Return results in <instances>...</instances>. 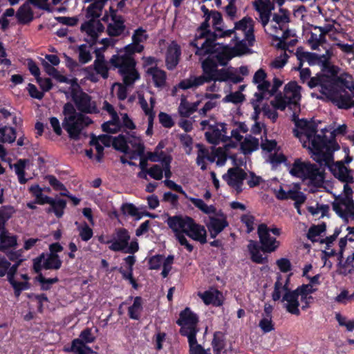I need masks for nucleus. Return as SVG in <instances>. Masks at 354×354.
Listing matches in <instances>:
<instances>
[{
  "mask_svg": "<svg viewBox=\"0 0 354 354\" xmlns=\"http://www.w3.org/2000/svg\"><path fill=\"white\" fill-rule=\"evenodd\" d=\"M295 128V136L299 140L304 147L312 153V158L321 165L327 166L333 175L342 183H353V171L343 161L333 160L331 151L333 143L328 140L324 132L317 133V125L313 121L296 119L293 114Z\"/></svg>",
  "mask_w": 354,
  "mask_h": 354,
  "instance_id": "1",
  "label": "nucleus"
},
{
  "mask_svg": "<svg viewBox=\"0 0 354 354\" xmlns=\"http://www.w3.org/2000/svg\"><path fill=\"white\" fill-rule=\"evenodd\" d=\"M290 277V274L286 277L280 274L277 275L272 292V299L274 301L280 300L288 313L299 316L301 310H306L310 307L313 300L311 294L315 292L317 288L308 283L292 290Z\"/></svg>",
  "mask_w": 354,
  "mask_h": 354,
  "instance_id": "2",
  "label": "nucleus"
},
{
  "mask_svg": "<svg viewBox=\"0 0 354 354\" xmlns=\"http://www.w3.org/2000/svg\"><path fill=\"white\" fill-rule=\"evenodd\" d=\"M230 59L231 56L226 53L207 56L202 62L203 75L191 76L185 79L178 84V87L184 90L196 88L205 82L213 81L214 82L207 88V91L211 92L219 91L220 86L217 82L227 81L230 79V75L224 68L218 69L217 64L226 65Z\"/></svg>",
  "mask_w": 354,
  "mask_h": 354,
  "instance_id": "3",
  "label": "nucleus"
},
{
  "mask_svg": "<svg viewBox=\"0 0 354 354\" xmlns=\"http://www.w3.org/2000/svg\"><path fill=\"white\" fill-rule=\"evenodd\" d=\"M254 20L245 17L235 23L233 29L218 32V35L221 37L230 38V43L221 46L219 53H228L231 58L233 57L231 52L236 55L246 53L254 41Z\"/></svg>",
  "mask_w": 354,
  "mask_h": 354,
  "instance_id": "4",
  "label": "nucleus"
},
{
  "mask_svg": "<svg viewBox=\"0 0 354 354\" xmlns=\"http://www.w3.org/2000/svg\"><path fill=\"white\" fill-rule=\"evenodd\" d=\"M167 223L173 231L178 242L191 252L194 247L187 237L201 244L207 242V231L204 226L196 223L193 218L187 216H169Z\"/></svg>",
  "mask_w": 354,
  "mask_h": 354,
  "instance_id": "5",
  "label": "nucleus"
},
{
  "mask_svg": "<svg viewBox=\"0 0 354 354\" xmlns=\"http://www.w3.org/2000/svg\"><path fill=\"white\" fill-rule=\"evenodd\" d=\"M324 68H328L330 75L324 74L317 75L313 77L308 83L310 88L319 87V92L324 95L327 99L330 100L328 95L324 93V87L331 91H339L338 90L346 91L348 88L351 83V77L346 73H341L338 75L339 68L338 66L328 64Z\"/></svg>",
  "mask_w": 354,
  "mask_h": 354,
  "instance_id": "6",
  "label": "nucleus"
},
{
  "mask_svg": "<svg viewBox=\"0 0 354 354\" xmlns=\"http://www.w3.org/2000/svg\"><path fill=\"white\" fill-rule=\"evenodd\" d=\"M135 53L125 49V46L117 51L109 60L113 69H117L121 75L123 82L128 86H132L140 80V76L137 71L136 62L134 59Z\"/></svg>",
  "mask_w": 354,
  "mask_h": 354,
  "instance_id": "7",
  "label": "nucleus"
},
{
  "mask_svg": "<svg viewBox=\"0 0 354 354\" xmlns=\"http://www.w3.org/2000/svg\"><path fill=\"white\" fill-rule=\"evenodd\" d=\"M289 172L307 185L315 189L322 187L324 183V171L316 165L308 161H303L300 158L295 160Z\"/></svg>",
  "mask_w": 354,
  "mask_h": 354,
  "instance_id": "8",
  "label": "nucleus"
},
{
  "mask_svg": "<svg viewBox=\"0 0 354 354\" xmlns=\"http://www.w3.org/2000/svg\"><path fill=\"white\" fill-rule=\"evenodd\" d=\"M209 19V15L205 17V21L197 30L194 41L192 42V45L196 48V55H198L201 59L205 56L218 54L221 48L219 44L214 42L216 37H214V32L208 30Z\"/></svg>",
  "mask_w": 354,
  "mask_h": 354,
  "instance_id": "9",
  "label": "nucleus"
},
{
  "mask_svg": "<svg viewBox=\"0 0 354 354\" xmlns=\"http://www.w3.org/2000/svg\"><path fill=\"white\" fill-rule=\"evenodd\" d=\"M62 113L64 117L62 120V127L71 139H79L81 131L92 123V120L88 116L77 112L71 102L64 104Z\"/></svg>",
  "mask_w": 354,
  "mask_h": 354,
  "instance_id": "10",
  "label": "nucleus"
},
{
  "mask_svg": "<svg viewBox=\"0 0 354 354\" xmlns=\"http://www.w3.org/2000/svg\"><path fill=\"white\" fill-rule=\"evenodd\" d=\"M267 34L272 36L277 41L275 46L279 49H286L295 46L297 37L294 30L285 26L274 25L268 19L266 23L261 22Z\"/></svg>",
  "mask_w": 354,
  "mask_h": 354,
  "instance_id": "11",
  "label": "nucleus"
},
{
  "mask_svg": "<svg viewBox=\"0 0 354 354\" xmlns=\"http://www.w3.org/2000/svg\"><path fill=\"white\" fill-rule=\"evenodd\" d=\"M301 87L296 82H290L283 88V93L276 95L271 101V104L274 109L283 111L287 106L290 109H298L299 102L301 100Z\"/></svg>",
  "mask_w": 354,
  "mask_h": 354,
  "instance_id": "12",
  "label": "nucleus"
},
{
  "mask_svg": "<svg viewBox=\"0 0 354 354\" xmlns=\"http://www.w3.org/2000/svg\"><path fill=\"white\" fill-rule=\"evenodd\" d=\"M131 240V234L125 228H117L115 230L112 239L103 241L100 238V241L109 244V248L113 252H123L124 253L134 254L139 250L137 239Z\"/></svg>",
  "mask_w": 354,
  "mask_h": 354,
  "instance_id": "13",
  "label": "nucleus"
},
{
  "mask_svg": "<svg viewBox=\"0 0 354 354\" xmlns=\"http://www.w3.org/2000/svg\"><path fill=\"white\" fill-rule=\"evenodd\" d=\"M69 85L71 98L80 112L90 114L98 113L96 102L82 91L76 78Z\"/></svg>",
  "mask_w": 354,
  "mask_h": 354,
  "instance_id": "14",
  "label": "nucleus"
},
{
  "mask_svg": "<svg viewBox=\"0 0 354 354\" xmlns=\"http://www.w3.org/2000/svg\"><path fill=\"white\" fill-rule=\"evenodd\" d=\"M198 317L189 308H186L180 314L177 324L181 326L180 333L184 336L196 335Z\"/></svg>",
  "mask_w": 354,
  "mask_h": 354,
  "instance_id": "15",
  "label": "nucleus"
},
{
  "mask_svg": "<svg viewBox=\"0 0 354 354\" xmlns=\"http://www.w3.org/2000/svg\"><path fill=\"white\" fill-rule=\"evenodd\" d=\"M333 209L344 220L354 218V201L351 197L338 196L332 203Z\"/></svg>",
  "mask_w": 354,
  "mask_h": 354,
  "instance_id": "16",
  "label": "nucleus"
},
{
  "mask_svg": "<svg viewBox=\"0 0 354 354\" xmlns=\"http://www.w3.org/2000/svg\"><path fill=\"white\" fill-rule=\"evenodd\" d=\"M165 45V65L168 70L172 71L176 68L179 63L181 56V48L176 41L165 42L164 40L160 41Z\"/></svg>",
  "mask_w": 354,
  "mask_h": 354,
  "instance_id": "17",
  "label": "nucleus"
},
{
  "mask_svg": "<svg viewBox=\"0 0 354 354\" xmlns=\"http://www.w3.org/2000/svg\"><path fill=\"white\" fill-rule=\"evenodd\" d=\"M247 176V173L242 169L233 167L227 170L223 178L236 194H239L243 191V182Z\"/></svg>",
  "mask_w": 354,
  "mask_h": 354,
  "instance_id": "18",
  "label": "nucleus"
},
{
  "mask_svg": "<svg viewBox=\"0 0 354 354\" xmlns=\"http://www.w3.org/2000/svg\"><path fill=\"white\" fill-rule=\"evenodd\" d=\"M62 261L57 254H42L34 260L33 268L36 272L41 269L58 270L62 266Z\"/></svg>",
  "mask_w": 354,
  "mask_h": 354,
  "instance_id": "19",
  "label": "nucleus"
},
{
  "mask_svg": "<svg viewBox=\"0 0 354 354\" xmlns=\"http://www.w3.org/2000/svg\"><path fill=\"white\" fill-rule=\"evenodd\" d=\"M205 136L209 143L215 145H218L221 142H226L229 139L225 123H215L214 124L209 125Z\"/></svg>",
  "mask_w": 354,
  "mask_h": 354,
  "instance_id": "20",
  "label": "nucleus"
},
{
  "mask_svg": "<svg viewBox=\"0 0 354 354\" xmlns=\"http://www.w3.org/2000/svg\"><path fill=\"white\" fill-rule=\"evenodd\" d=\"M258 235L261 244L262 250L266 252L275 251L279 246V241L271 236L270 228L266 224H261L258 226Z\"/></svg>",
  "mask_w": 354,
  "mask_h": 354,
  "instance_id": "21",
  "label": "nucleus"
},
{
  "mask_svg": "<svg viewBox=\"0 0 354 354\" xmlns=\"http://www.w3.org/2000/svg\"><path fill=\"white\" fill-rule=\"evenodd\" d=\"M332 55V52L329 50H326V53L322 55L309 52H301L299 50L297 51V57L300 63L306 61L310 65L320 64L322 66H326L328 64V60L330 59Z\"/></svg>",
  "mask_w": 354,
  "mask_h": 354,
  "instance_id": "22",
  "label": "nucleus"
},
{
  "mask_svg": "<svg viewBox=\"0 0 354 354\" xmlns=\"http://www.w3.org/2000/svg\"><path fill=\"white\" fill-rule=\"evenodd\" d=\"M149 37L147 31L142 28H138L135 30L132 34L131 43L125 46V49L131 50L135 53H140L143 51L145 47L143 44Z\"/></svg>",
  "mask_w": 354,
  "mask_h": 354,
  "instance_id": "23",
  "label": "nucleus"
},
{
  "mask_svg": "<svg viewBox=\"0 0 354 354\" xmlns=\"http://www.w3.org/2000/svg\"><path fill=\"white\" fill-rule=\"evenodd\" d=\"M138 101L142 110L147 119L154 120L156 112L153 110L156 99L151 92L138 94Z\"/></svg>",
  "mask_w": 354,
  "mask_h": 354,
  "instance_id": "24",
  "label": "nucleus"
},
{
  "mask_svg": "<svg viewBox=\"0 0 354 354\" xmlns=\"http://www.w3.org/2000/svg\"><path fill=\"white\" fill-rule=\"evenodd\" d=\"M110 16L111 22L109 24L107 32L111 36H118L124 30V20L121 15H118L115 10L110 8Z\"/></svg>",
  "mask_w": 354,
  "mask_h": 354,
  "instance_id": "25",
  "label": "nucleus"
},
{
  "mask_svg": "<svg viewBox=\"0 0 354 354\" xmlns=\"http://www.w3.org/2000/svg\"><path fill=\"white\" fill-rule=\"evenodd\" d=\"M255 10L259 12L261 23H266L270 18L274 6L270 0H255L253 3Z\"/></svg>",
  "mask_w": 354,
  "mask_h": 354,
  "instance_id": "26",
  "label": "nucleus"
},
{
  "mask_svg": "<svg viewBox=\"0 0 354 354\" xmlns=\"http://www.w3.org/2000/svg\"><path fill=\"white\" fill-rule=\"evenodd\" d=\"M113 138L108 135H101L97 138L93 136L90 145L95 147L97 151L96 160L97 162H100L103 157L104 147H109L113 145Z\"/></svg>",
  "mask_w": 354,
  "mask_h": 354,
  "instance_id": "27",
  "label": "nucleus"
},
{
  "mask_svg": "<svg viewBox=\"0 0 354 354\" xmlns=\"http://www.w3.org/2000/svg\"><path fill=\"white\" fill-rule=\"evenodd\" d=\"M156 88H162L166 86L167 74L157 66L149 67L146 71Z\"/></svg>",
  "mask_w": 354,
  "mask_h": 354,
  "instance_id": "28",
  "label": "nucleus"
},
{
  "mask_svg": "<svg viewBox=\"0 0 354 354\" xmlns=\"http://www.w3.org/2000/svg\"><path fill=\"white\" fill-rule=\"evenodd\" d=\"M81 29L94 40L104 30V26L98 19H90L82 24Z\"/></svg>",
  "mask_w": 354,
  "mask_h": 354,
  "instance_id": "29",
  "label": "nucleus"
},
{
  "mask_svg": "<svg viewBox=\"0 0 354 354\" xmlns=\"http://www.w3.org/2000/svg\"><path fill=\"white\" fill-rule=\"evenodd\" d=\"M227 225L228 223L223 216L211 217L207 225L210 236L212 238H215Z\"/></svg>",
  "mask_w": 354,
  "mask_h": 354,
  "instance_id": "30",
  "label": "nucleus"
},
{
  "mask_svg": "<svg viewBox=\"0 0 354 354\" xmlns=\"http://www.w3.org/2000/svg\"><path fill=\"white\" fill-rule=\"evenodd\" d=\"M198 295L206 305L213 304L219 306L223 304V295L216 289H210L204 292H198Z\"/></svg>",
  "mask_w": 354,
  "mask_h": 354,
  "instance_id": "31",
  "label": "nucleus"
},
{
  "mask_svg": "<svg viewBox=\"0 0 354 354\" xmlns=\"http://www.w3.org/2000/svg\"><path fill=\"white\" fill-rule=\"evenodd\" d=\"M19 263H15L14 265L10 264V268L8 272V281L15 289V294L19 295L21 290H24L28 288V282H18L15 279V274L17 271Z\"/></svg>",
  "mask_w": 354,
  "mask_h": 354,
  "instance_id": "32",
  "label": "nucleus"
},
{
  "mask_svg": "<svg viewBox=\"0 0 354 354\" xmlns=\"http://www.w3.org/2000/svg\"><path fill=\"white\" fill-rule=\"evenodd\" d=\"M127 142L133 149V151L130 156L131 159H136L138 157H141L144 154L145 146L140 137L131 134L128 137Z\"/></svg>",
  "mask_w": 354,
  "mask_h": 354,
  "instance_id": "33",
  "label": "nucleus"
},
{
  "mask_svg": "<svg viewBox=\"0 0 354 354\" xmlns=\"http://www.w3.org/2000/svg\"><path fill=\"white\" fill-rule=\"evenodd\" d=\"M220 97V94L206 93L204 95V98L208 100V101L206 102L204 106L198 110L199 115L201 117H205L207 115L208 112L216 107L218 104L216 100L219 99Z\"/></svg>",
  "mask_w": 354,
  "mask_h": 354,
  "instance_id": "34",
  "label": "nucleus"
},
{
  "mask_svg": "<svg viewBox=\"0 0 354 354\" xmlns=\"http://www.w3.org/2000/svg\"><path fill=\"white\" fill-rule=\"evenodd\" d=\"M259 140L250 135L247 136L241 142V151L244 155L251 154L259 147Z\"/></svg>",
  "mask_w": 354,
  "mask_h": 354,
  "instance_id": "35",
  "label": "nucleus"
},
{
  "mask_svg": "<svg viewBox=\"0 0 354 354\" xmlns=\"http://www.w3.org/2000/svg\"><path fill=\"white\" fill-rule=\"evenodd\" d=\"M30 2H26L16 13V17L21 24H28L33 19V12L30 7Z\"/></svg>",
  "mask_w": 354,
  "mask_h": 354,
  "instance_id": "36",
  "label": "nucleus"
},
{
  "mask_svg": "<svg viewBox=\"0 0 354 354\" xmlns=\"http://www.w3.org/2000/svg\"><path fill=\"white\" fill-rule=\"evenodd\" d=\"M17 245V237L11 235L8 231L3 229L0 230V250L6 252V250Z\"/></svg>",
  "mask_w": 354,
  "mask_h": 354,
  "instance_id": "37",
  "label": "nucleus"
},
{
  "mask_svg": "<svg viewBox=\"0 0 354 354\" xmlns=\"http://www.w3.org/2000/svg\"><path fill=\"white\" fill-rule=\"evenodd\" d=\"M43 66L44 68V71L46 73L49 75L50 76H52L55 80H57L59 82H64L68 84H70L73 80H74L75 78H68L66 76H64L62 75L55 67L53 65H51L48 62L44 61Z\"/></svg>",
  "mask_w": 354,
  "mask_h": 354,
  "instance_id": "38",
  "label": "nucleus"
},
{
  "mask_svg": "<svg viewBox=\"0 0 354 354\" xmlns=\"http://www.w3.org/2000/svg\"><path fill=\"white\" fill-rule=\"evenodd\" d=\"M257 89L259 92L255 93L254 94V100L257 102L261 101L265 97H269L272 96V91H271V84L267 81L265 80L263 82H259L257 84Z\"/></svg>",
  "mask_w": 354,
  "mask_h": 354,
  "instance_id": "39",
  "label": "nucleus"
},
{
  "mask_svg": "<svg viewBox=\"0 0 354 354\" xmlns=\"http://www.w3.org/2000/svg\"><path fill=\"white\" fill-rule=\"evenodd\" d=\"M248 249L251 255L252 260L257 263H264L267 261L266 257L261 254L258 243L252 240L249 241Z\"/></svg>",
  "mask_w": 354,
  "mask_h": 354,
  "instance_id": "40",
  "label": "nucleus"
},
{
  "mask_svg": "<svg viewBox=\"0 0 354 354\" xmlns=\"http://www.w3.org/2000/svg\"><path fill=\"white\" fill-rule=\"evenodd\" d=\"M107 65L108 63L105 61L104 55L99 53L97 54L96 59L94 61L95 70L97 74L101 75L104 79L107 78L109 76V68Z\"/></svg>",
  "mask_w": 354,
  "mask_h": 354,
  "instance_id": "41",
  "label": "nucleus"
},
{
  "mask_svg": "<svg viewBox=\"0 0 354 354\" xmlns=\"http://www.w3.org/2000/svg\"><path fill=\"white\" fill-rule=\"evenodd\" d=\"M142 311V299L140 297H135L133 304L129 307L128 313L131 319L138 320Z\"/></svg>",
  "mask_w": 354,
  "mask_h": 354,
  "instance_id": "42",
  "label": "nucleus"
},
{
  "mask_svg": "<svg viewBox=\"0 0 354 354\" xmlns=\"http://www.w3.org/2000/svg\"><path fill=\"white\" fill-rule=\"evenodd\" d=\"M198 146L199 149L197 153L196 163L202 170H205L207 169L205 160H207L210 162H214L215 159H212V156L209 155V151L207 149H205L199 145Z\"/></svg>",
  "mask_w": 354,
  "mask_h": 354,
  "instance_id": "43",
  "label": "nucleus"
},
{
  "mask_svg": "<svg viewBox=\"0 0 354 354\" xmlns=\"http://www.w3.org/2000/svg\"><path fill=\"white\" fill-rule=\"evenodd\" d=\"M75 225H77L79 236L83 241L87 242L93 237V230L86 223L84 222L80 224L78 222H75Z\"/></svg>",
  "mask_w": 354,
  "mask_h": 354,
  "instance_id": "44",
  "label": "nucleus"
},
{
  "mask_svg": "<svg viewBox=\"0 0 354 354\" xmlns=\"http://www.w3.org/2000/svg\"><path fill=\"white\" fill-rule=\"evenodd\" d=\"M15 209L12 205H4L0 208V230H3L5 223L12 217Z\"/></svg>",
  "mask_w": 354,
  "mask_h": 354,
  "instance_id": "45",
  "label": "nucleus"
},
{
  "mask_svg": "<svg viewBox=\"0 0 354 354\" xmlns=\"http://www.w3.org/2000/svg\"><path fill=\"white\" fill-rule=\"evenodd\" d=\"M282 50L283 51L280 53V55L277 56L274 59L270 62V66L271 68L280 69L286 64L289 57V55L287 53V50L289 52H290V50H289V48Z\"/></svg>",
  "mask_w": 354,
  "mask_h": 354,
  "instance_id": "46",
  "label": "nucleus"
},
{
  "mask_svg": "<svg viewBox=\"0 0 354 354\" xmlns=\"http://www.w3.org/2000/svg\"><path fill=\"white\" fill-rule=\"evenodd\" d=\"M194 112L191 102H189L185 97H182L178 108L179 115L183 118H188Z\"/></svg>",
  "mask_w": 354,
  "mask_h": 354,
  "instance_id": "47",
  "label": "nucleus"
},
{
  "mask_svg": "<svg viewBox=\"0 0 354 354\" xmlns=\"http://www.w3.org/2000/svg\"><path fill=\"white\" fill-rule=\"evenodd\" d=\"M162 148V147L160 145V144H159L153 152H148L147 153V159L151 162H160L162 164L164 163L165 159L171 158L170 156L166 155L162 151H160Z\"/></svg>",
  "mask_w": 354,
  "mask_h": 354,
  "instance_id": "48",
  "label": "nucleus"
},
{
  "mask_svg": "<svg viewBox=\"0 0 354 354\" xmlns=\"http://www.w3.org/2000/svg\"><path fill=\"white\" fill-rule=\"evenodd\" d=\"M16 138L15 129L12 127H3L0 128V142H13Z\"/></svg>",
  "mask_w": 354,
  "mask_h": 354,
  "instance_id": "49",
  "label": "nucleus"
},
{
  "mask_svg": "<svg viewBox=\"0 0 354 354\" xmlns=\"http://www.w3.org/2000/svg\"><path fill=\"white\" fill-rule=\"evenodd\" d=\"M326 41V38L319 32L314 30L310 33V37L308 40L309 45L313 50H317L319 46Z\"/></svg>",
  "mask_w": 354,
  "mask_h": 354,
  "instance_id": "50",
  "label": "nucleus"
},
{
  "mask_svg": "<svg viewBox=\"0 0 354 354\" xmlns=\"http://www.w3.org/2000/svg\"><path fill=\"white\" fill-rule=\"evenodd\" d=\"M121 124L120 122L119 117L116 118H111V120L104 122L102 125V130L109 133H115L120 131Z\"/></svg>",
  "mask_w": 354,
  "mask_h": 354,
  "instance_id": "51",
  "label": "nucleus"
},
{
  "mask_svg": "<svg viewBox=\"0 0 354 354\" xmlns=\"http://www.w3.org/2000/svg\"><path fill=\"white\" fill-rule=\"evenodd\" d=\"M27 160L20 159L15 164L13 167L15 174L17 175L18 180L21 184H25L27 182V178H25V167Z\"/></svg>",
  "mask_w": 354,
  "mask_h": 354,
  "instance_id": "52",
  "label": "nucleus"
},
{
  "mask_svg": "<svg viewBox=\"0 0 354 354\" xmlns=\"http://www.w3.org/2000/svg\"><path fill=\"white\" fill-rule=\"evenodd\" d=\"M188 198L195 207L203 213L209 214L215 212L214 207L213 205H207L202 199L192 197Z\"/></svg>",
  "mask_w": 354,
  "mask_h": 354,
  "instance_id": "53",
  "label": "nucleus"
},
{
  "mask_svg": "<svg viewBox=\"0 0 354 354\" xmlns=\"http://www.w3.org/2000/svg\"><path fill=\"white\" fill-rule=\"evenodd\" d=\"M71 351L75 354H90L93 353V350L87 346L86 344L75 339L72 342Z\"/></svg>",
  "mask_w": 354,
  "mask_h": 354,
  "instance_id": "54",
  "label": "nucleus"
},
{
  "mask_svg": "<svg viewBox=\"0 0 354 354\" xmlns=\"http://www.w3.org/2000/svg\"><path fill=\"white\" fill-rule=\"evenodd\" d=\"M112 145L115 149L119 150L124 153H129L127 140H126L123 136L120 135L118 137H114Z\"/></svg>",
  "mask_w": 354,
  "mask_h": 354,
  "instance_id": "55",
  "label": "nucleus"
},
{
  "mask_svg": "<svg viewBox=\"0 0 354 354\" xmlns=\"http://www.w3.org/2000/svg\"><path fill=\"white\" fill-rule=\"evenodd\" d=\"M326 230V225L325 223L319 224L317 225H313L310 227L307 237L312 241H317V237Z\"/></svg>",
  "mask_w": 354,
  "mask_h": 354,
  "instance_id": "56",
  "label": "nucleus"
},
{
  "mask_svg": "<svg viewBox=\"0 0 354 354\" xmlns=\"http://www.w3.org/2000/svg\"><path fill=\"white\" fill-rule=\"evenodd\" d=\"M270 21L274 25L286 26L289 22V15L286 10L281 9L279 13L274 14L272 20Z\"/></svg>",
  "mask_w": 354,
  "mask_h": 354,
  "instance_id": "57",
  "label": "nucleus"
},
{
  "mask_svg": "<svg viewBox=\"0 0 354 354\" xmlns=\"http://www.w3.org/2000/svg\"><path fill=\"white\" fill-rule=\"evenodd\" d=\"M210 18L212 19V24L214 27V37L221 38L219 35H218V32L225 31L226 30H223L219 27L222 22V17L221 15L217 11H212L210 12Z\"/></svg>",
  "mask_w": 354,
  "mask_h": 354,
  "instance_id": "58",
  "label": "nucleus"
},
{
  "mask_svg": "<svg viewBox=\"0 0 354 354\" xmlns=\"http://www.w3.org/2000/svg\"><path fill=\"white\" fill-rule=\"evenodd\" d=\"M190 354H207V351L197 344L196 335L187 336Z\"/></svg>",
  "mask_w": 354,
  "mask_h": 354,
  "instance_id": "59",
  "label": "nucleus"
},
{
  "mask_svg": "<svg viewBox=\"0 0 354 354\" xmlns=\"http://www.w3.org/2000/svg\"><path fill=\"white\" fill-rule=\"evenodd\" d=\"M127 86L124 82L122 83H115L112 86V93L115 94L120 100H124L127 98Z\"/></svg>",
  "mask_w": 354,
  "mask_h": 354,
  "instance_id": "60",
  "label": "nucleus"
},
{
  "mask_svg": "<svg viewBox=\"0 0 354 354\" xmlns=\"http://www.w3.org/2000/svg\"><path fill=\"white\" fill-rule=\"evenodd\" d=\"M288 194V199H292L297 204H303L306 199V195L297 189H289Z\"/></svg>",
  "mask_w": 354,
  "mask_h": 354,
  "instance_id": "61",
  "label": "nucleus"
},
{
  "mask_svg": "<svg viewBox=\"0 0 354 354\" xmlns=\"http://www.w3.org/2000/svg\"><path fill=\"white\" fill-rule=\"evenodd\" d=\"M288 194V199H292L297 204H303L306 199V195L297 189H289Z\"/></svg>",
  "mask_w": 354,
  "mask_h": 354,
  "instance_id": "62",
  "label": "nucleus"
},
{
  "mask_svg": "<svg viewBox=\"0 0 354 354\" xmlns=\"http://www.w3.org/2000/svg\"><path fill=\"white\" fill-rule=\"evenodd\" d=\"M212 345L214 352L216 353V354H218L224 348V341L221 333H216L214 334Z\"/></svg>",
  "mask_w": 354,
  "mask_h": 354,
  "instance_id": "63",
  "label": "nucleus"
},
{
  "mask_svg": "<svg viewBox=\"0 0 354 354\" xmlns=\"http://www.w3.org/2000/svg\"><path fill=\"white\" fill-rule=\"evenodd\" d=\"M103 7L91 3L86 9V17L91 19H97L101 15Z\"/></svg>",
  "mask_w": 354,
  "mask_h": 354,
  "instance_id": "64",
  "label": "nucleus"
}]
</instances>
